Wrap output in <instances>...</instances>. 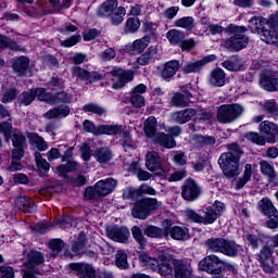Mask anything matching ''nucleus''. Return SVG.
I'll return each mask as SVG.
<instances>
[{"instance_id": "f257e3e1", "label": "nucleus", "mask_w": 278, "mask_h": 278, "mask_svg": "<svg viewBox=\"0 0 278 278\" xmlns=\"http://www.w3.org/2000/svg\"><path fill=\"white\" fill-rule=\"evenodd\" d=\"M242 149L238 143L228 144V152H224L218 160V164L228 179L240 175V157H242Z\"/></svg>"}, {"instance_id": "a18cd8bd", "label": "nucleus", "mask_w": 278, "mask_h": 278, "mask_svg": "<svg viewBox=\"0 0 278 278\" xmlns=\"http://www.w3.org/2000/svg\"><path fill=\"white\" fill-rule=\"evenodd\" d=\"M115 264L117 268H122L123 270L129 268V263L127 262V254L121 250L117 251L115 254Z\"/></svg>"}, {"instance_id": "72a5a7b5", "label": "nucleus", "mask_w": 278, "mask_h": 278, "mask_svg": "<svg viewBox=\"0 0 278 278\" xmlns=\"http://www.w3.org/2000/svg\"><path fill=\"white\" fill-rule=\"evenodd\" d=\"M264 25H266V20L263 17H252L249 21V27L252 34L266 36V33L264 31Z\"/></svg>"}, {"instance_id": "473e14b6", "label": "nucleus", "mask_w": 278, "mask_h": 278, "mask_svg": "<svg viewBox=\"0 0 278 278\" xmlns=\"http://www.w3.org/2000/svg\"><path fill=\"white\" fill-rule=\"evenodd\" d=\"M27 138L37 151H47V149H49V144H47V141H45V138L40 137V135L36 132H28Z\"/></svg>"}, {"instance_id": "6e6552de", "label": "nucleus", "mask_w": 278, "mask_h": 278, "mask_svg": "<svg viewBox=\"0 0 278 278\" xmlns=\"http://www.w3.org/2000/svg\"><path fill=\"white\" fill-rule=\"evenodd\" d=\"M108 238L114 242L125 244L129 240L130 232L127 227L109 226L105 229Z\"/></svg>"}, {"instance_id": "e2e57ef3", "label": "nucleus", "mask_w": 278, "mask_h": 278, "mask_svg": "<svg viewBox=\"0 0 278 278\" xmlns=\"http://www.w3.org/2000/svg\"><path fill=\"white\" fill-rule=\"evenodd\" d=\"M149 42H150V37L144 36L141 39H138L134 42V48L136 51H139V53H141L143 49H147V47H149Z\"/></svg>"}, {"instance_id": "b1692460", "label": "nucleus", "mask_w": 278, "mask_h": 278, "mask_svg": "<svg viewBox=\"0 0 278 278\" xmlns=\"http://www.w3.org/2000/svg\"><path fill=\"white\" fill-rule=\"evenodd\" d=\"M216 144V138L212 136L198 135L193 138V149L201 151V149H207V147H214Z\"/></svg>"}, {"instance_id": "aec40b11", "label": "nucleus", "mask_w": 278, "mask_h": 278, "mask_svg": "<svg viewBox=\"0 0 278 278\" xmlns=\"http://www.w3.org/2000/svg\"><path fill=\"white\" fill-rule=\"evenodd\" d=\"M260 172L264 177H266L267 181L273 182L277 180V170L275 169V165L266 160H262L258 162Z\"/></svg>"}, {"instance_id": "cd10ccee", "label": "nucleus", "mask_w": 278, "mask_h": 278, "mask_svg": "<svg viewBox=\"0 0 278 278\" xmlns=\"http://www.w3.org/2000/svg\"><path fill=\"white\" fill-rule=\"evenodd\" d=\"M15 205L25 214H34L36 212V205L34 204V201L25 195L17 198Z\"/></svg>"}, {"instance_id": "09e8293b", "label": "nucleus", "mask_w": 278, "mask_h": 278, "mask_svg": "<svg viewBox=\"0 0 278 278\" xmlns=\"http://www.w3.org/2000/svg\"><path fill=\"white\" fill-rule=\"evenodd\" d=\"M140 29V18L138 17H129L126 21V31L128 34H136Z\"/></svg>"}, {"instance_id": "8fccbe9b", "label": "nucleus", "mask_w": 278, "mask_h": 278, "mask_svg": "<svg viewBox=\"0 0 278 278\" xmlns=\"http://www.w3.org/2000/svg\"><path fill=\"white\" fill-rule=\"evenodd\" d=\"M188 103V100H186V97L181 92H176L170 100V104L176 108H187Z\"/></svg>"}, {"instance_id": "20e7f679", "label": "nucleus", "mask_w": 278, "mask_h": 278, "mask_svg": "<svg viewBox=\"0 0 278 278\" xmlns=\"http://www.w3.org/2000/svg\"><path fill=\"white\" fill-rule=\"evenodd\" d=\"M162 206V202L157 201L155 198H146L135 202L131 214L134 218H138L139 220H147V218L153 214V212H157Z\"/></svg>"}, {"instance_id": "774afa93", "label": "nucleus", "mask_w": 278, "mask_h": 278, "mask_svg": "<svg viewBox=\"0 0 278 278\" xmlns=\"http://www.w3.org/2000/svg\"><path fill=\"white\" fill-rule=\"evenodd\" d=\"M0 278H14V268L8 265L0 266Z\"/></svg>"}, {"instance_id": "338daca9", "label": "nucleus", "mask_w": 278, "mask_h": 278, "mask_svg": "<svg viewBox=\"0 0 278 278\" xmlns=\"http://www.w3.org/2000/svg\"><path fill=\"white\" fill-rule=\"evenodd\" d=\"M35 98L37 97L39 101H51V93L47 92L45 88L34 89Z\"/></svg>"}, {"instance_id": "1a4fd4ad", "label": "nucleus", "mask_w": 278, "mask_h": 278, "mask_svg": "<svg viewBox=\"0 0 278 278\" xmlns=\"http://www.w3.org/2000/svg\"><path fill=\"white\" fill-rule=\"evenodd\" d=\"M156 268L163 277L173 276V270H175V260L168 258L164 252H159Z\"/></svg>"}, {"instance_id": "2f4dec72", "label": "nucleus", "mask_w": 278, "mask_h": 278, "mask_svg": "<svg viewBox=\"0 0 278 278\" xmlns=\"http://www.w3.org/2000/svg\"><path fill=\"white\" fill-rule=\"evenodd\" d=\"M93 157L99 162V164H108V162L114 157V154L110 148L102 147L94 150Z\"/></svg>"}, {"instance_id": "f03ea898", "label": "nucleus", "mask_w": 278, "mask_h": 278, "mask_svg": "<svg viewBox=\"0 0 278 278\" xmlns=\"http://www.w3.org/2000/svg\"><path fill=\"white\" fill-rule=\"evenodd\" d=\"M223 212H225V203L215 201L213 205L205 207L202 214L195 213L192 210H187L186 216L188 220H191L192 223L214 225L218 219V216H223Z\"/></svg>"}, {"instance_id": "6ab92c4d", "label": "nucleus", "mask_w": 278, "mask_h": 278, "mask_svg": "<svg viewBox=\"0 0 278 278\" xmlns=\"http://www.w3.org/2000/svg\"><path fill=\"white\" fill-rule=\"evenodd\" d=\"M249 45V37L242 36V37H230L227 41L224 42V47L226 49H229L230 51H240L244 49Z\"/></svg>"}, {"instance_id": "680f3d73", "label": "nucleus", "mask_w": 278, "mask_h": 278, "mask_svg": "<svg viewBox=\"0 0 278 278\" xmlns=\"http://www.w3.org/2000/svg\"><path fill=\"white\" fill-rule=\"evenodd\" d=\"M247 31V27L244 26H238L235 24H230L226 27V33L232 35V36H240V34H244Z\"/></svg>"}, {"instance_id": "2eb2a0df", "label": "nucleus", "mask_w": 278, "mask_h": 278, "mask_svg": "<svg viewBox=\"0 0 278 278\" xmlns=\"http://www.w3.org/2000/svg\"><path fill=\"white\" fill-rule=\"evenodd\" d=\"M216 60V54H210L204 56L202 60L195 62H189L182 67V72L186 74L190 73H199L203 66L210 64V62H214Z\"/></svg>"}, {"instance_id": "f704fd0d", "label": "nucleus", "mask_w": 278, "mask_h": 278, "mask_svg": "<svg viewBox=\"0 0 278 278\" xmlns=\"http://www.w3.org/2000/svg\"><path fill=\"white\" fill-rule=\"evenodd\" d=\"M222 66L227 71L238 72L242 70V59L238 56H230L222 63Z\"/></svg>"}, {"instance_id": "4c0bfd02", "label": "nucleus", "mask_w": 278, "mask_h": 278, "mask_svg": "<svg viewBox=\"0 0 278 278\" xmlns=\"http://www.w3.org/2000/svg\"><path fill=\"white\" fill-rule=\"evenodd\" d=\"M157 131V119L155 116H150L144 122V134L148 138H154Z\"/></svg>"}, {"instance_id": "c9c22d12", "label": "nucleus", "mask_w": 278, "mask_h": 278, "mask_svg": "<svg viewBox=\"0 0 278 278\" xmlns=\"http://www.w3.org/2000/svg\"><path fill=\"white\" fill-rule=\"evenodd\" d=\"M157 58V49L156 48H149L148 51H146L143 54H141L137 59V63L140 64V66H147L150 62H153Z\"/></svg>"}, {"instance_id": "c756f323", "label": "nucleus", "mask_w": 278, "mask_h": 278, "mask_svg": "<svg viewBox=\"0 0 278 278\" xmlns=\"http://www.w3.org/2000/svg\"><path fill=\"white\" fill-rule=\"evenodd\" d=\"M251 177H253V165L245 164L243 175L235 182V190H242L249 184Z\"/></svg>"}, {"instance_id": "5701e85b", "label": "nucleus", "mask_w": 278, "mask_h": 278, "mask_svg": "<svg viewBox=\"0 0 278 278\" xmlns=\"http://www.w3.org/2000/svg\"><path fill=\"white\" fill-rule=\"evenodd\" d=\"M118 9V0H106L98 9V16L108 18Z\"/></svg>"}, {"instance_id": "79ce46f5", "label": "nucleus", "mask_w": 278, "mask_h": 278, "mask_svg": "<svg viewBox=\"0 0 278 278\" xmlns=\"http://www.w3.org/2000/svg\"><path fill=\"white\" fill-rule=\"evenodd\" d=\"M86 249V235L80 233L77 241L72 245V251L75 255H81Z\"/></svg>"}, {"instance_id": "de8ad7c7", "label": "nucleus", "mask_w": 278, "mask_h": 278, "mask_svg": "<svg viewBox=\"0 0 278 278\" xmlns=\"http://www.w3.org/2000/svg\"><path fill=\"white\" fill-rule=\"evenodd\" d=\"M35 160L37 164V168H39L40 173H49V168H51V165L47 160L42 159V154L40 152L35 153Z\"/></svg>"}, {"instance_id": "ea45409f", "label": "nucleus", "mask_w": 278, "mask_h": 278, "mask_svg": "<svg viewBox=\"0 0 278 278\" xmlns=\"http://www.w3.org/2000/svg\"><path fill=\"white\" fill-rule=\"evenodd\" d=\"M100 136L104 134L106 136H118V134H123V126L118 125H100L99 126Z\"/></svg>"}, {"instance_id": "603ef678", "label": "nucleus", "mask_w": 278, "mask_h": 278, "mask_svg": "<svg viewBox=\"0 0 278 278\" xmlns=\"http://www.w3.org/2000/svg\"><path fill=\"white\" fill-rule=\"evenodd\" d=\"M49 247L52 251V256L58 257V255H60V252L64 249V241H62V239H54L50 241Z\"/></svg>"}, {"instance_id": "0eeeda50", "label": "nucleus", "mask_w": 278, "mask_h": 278, "mask_svg": "<svg viewBox=\"0 0 278 278\" xmlns=\"http://www.w3.org/2000/svg\"><path fill=\"white\" fill-rule=\"evenodd\" d=\"M111 75L113 78V88L115 90H118L119 88H123L125 84L134 80V72L131 71H125L123 68L115 67L112 70Z\"/></svg>"}, {"instance_id": "052dcab7", "label": "nucleus", "mask_w": 278, "mask_h": 278, "mask_svg": "<svg viewBox=\"0 0 278 278\" xmlns=\"http://www.w3.org/2000/svg\"><path fill=\"white\" fill-rule=\"evenodd\" d=\"M12 142L15 148H25L27 139L21 132H15L12 136Z\"/></svg>"}, {"instance_id": "a19ab883", "label": "nucleus", "mask_w": 278, "mask_h": 278, "mask_svg": "<svg viewBox=\"0 0 278 278\" xmlns=\"http://www.w3.org/2000/svg\"><path fill=\"white\" fill-rule=\"evenodd\" d=\"M174 25L176 27H181L187 31H192V28L195 27L194 17L185 16V17L178 18L174 22Z\"/></svg>"}, {"instance_id": "bb28decb", "label": "nucleus", "mask_w": 278, "mask_h": 278, "mask_svg": "<svg viewBox=\"0 0 278 278\" xmlns=\"http://www.w3.org/2000/svg\"><path fill=\"white\" fill-rule=\"evenodd\" d=\"M167 38L170 45H177L182 51H190L195 45L194 39H186L184 36H169Z\"/></svg>"}, {"instance_id": "6e6d98bb", "label": "nucleus", "mask_w": 278, "mask_h": 278, "mask_svg": "<svg viewBox=\"0 0 278 278\" xmlns=\"http://www.w3.org/2000/svg\"><path fill=\"white\" fill-rule=\"evenodd\" d=\"M72 75L73 77H78V79H81L83 81H88V79H90V72L79 66L73 67Z\"/></svg>"}, {"instance_id": "a211bd4d", "label": "nucleus", "mask_w": 278, "mask_h": 278, "mask_svg": "<svg viewBox=\"0 0 278 278\" xmlns=\"http://www.w3.org/2000/svg\"><path fill=\"white\" fill-rule=\"evenodd\" d=\"M193 116H197V110L194 109H185L172 114L173 121L178 125H186V123L192 121Z\"/></svg>"}, {"instance_id": "c85d7f7f", "label": "nucleus", "mask_w": 278, "mask_h": 278, "mask_svg": "<svg viewBox=\"0 0 278 278\" xmlns=\"http://www.w3.org/2000/svg\"><path fill=\"white\" fill-rule=\"evenodd\" d=\"M168 236H170L173 240H188V238H190V231L186 227L174 226L170 228V226H168Z\"/></svg>"}, {"instance_id": "39448f33", "label": "nucleus", "mask_w": 278, "mask_h": 278, "mask_svg": "<svg viewBox=\"0 0 278 278\" xmlns=\"http://www.w3.org/2000/svg\"><path fill=\"white\" fill-rule=\"evenodd\" d=\"M205 247L212 253H223L228 257H236L238 255L239 245L236 241H229L225 238H211L205 241Z\"/></svg>"}, {"instance_id": "4d7b16f0", "label": "nucleus", "mask_w": 278, "mask_h": 278, "mask_svg": "<svg viewBox=\"0 0 278 278\" xmlns=\"http://www.w3.org/2000/svg\"><path fill=\"white\" fill-rule=\"evenodd\" d=\"M140 262L144 264V266H148L152 268V270H155L157 268V258L149 256L147 253H141L139 255Z\"/></svg>"}, {"instance_id": "4be33fe9", "label": "nucleus", "mask_w": 278, "mask_h": 278, "mask_svg": "<svg viewBox=\"0 0 278 278\" xmlns=\"http://www.w3.org/2000/svg\"><path fill=\"white\" fill-rule=\"evenodd\" d=\"M226 77H227V74H225V71H223V68L220 67L214 68L211 72L208 84L214 88H223V86H225Z\"/></svg>"}, {"instance_id": "4468645a", "label": "nucleus", "mask_w": 278, "mask_h": 278, "mask_svg": "<svg viewBox=\"0 0 278 278\" xmlns=\"http://www.w3.org/2000/svg\"><path fill=\"white\" fill-rule=\"evenodd\" d=\"M260 86L267 92H278V78L273 73H263L260 76Z\"/></svg>"}, {"instance_id": "f3484780", "label": "nucleus", "mask_w": 278, "mask_h": 278, "mask_svg": "<svg viewBox=\"0 0 278 278\" xmlns=\"http://www.w3.org/2000/svg\"><path fill=\"white\" fill-rule=\"evenodd\" d=\"M40 264H45V255L38 251H29L26 254L25 266L28 270H36V266H40Z\"/></svg>"}, {"instance_id": "37998d69", "label": "nucleus", "mask_w": 278, "mask_h": 278, "mask_svg": "<svg viewBox=\"0 0 278 278\" xmlns=\"http://www.w3.org/2000/svg\"><path fill=\"white\" fill-rule=\"evenodd\" d=\"M131 233L136 242H138L139 249H144V247H147V238L142 235V229L138 226H134L131 228Z\"/></svg>"}, {"instance_id": "7c9ffc66", "label": "nucleus", "mask_w": 278, "mask_h": 278, "mask_svg": "<svg viewBox=\"0 0 278 278\" xmlns=\"http://www.w3.org/2000/svg\"><path fill=\"white\" fill-rule=\"evenodd\" d=\"M12 68L18 75H25L27 71H29V58L20 56L17 59H13Z\"/></svg>"}, {"instance_id": "c03bdc74", "label": "nucleus", "mask_w": 278, "mask_h": 278, "mask_svg": "<svg viewBox=\"0 0 278 278\" xmlns=\"http://www.w3.org/2000/svg\"><path fill=\"white\" fill-rule=\"evenodd\" d=\"M273 253H275V248L270 244L264 245L258 253V261L266 262L271 260Z\"/></svg>"}, {"instance_id": "bf43d9fd", "label": "nucleus", "mask_w": 278, "mask_h": 278, "mask_svg": "<svg viewBox=\"0 0 278 278\" xmlns=\"http://www.w3.org/2000/svg\"><path fill=\"white\" fill-rule=\"evenodd\" d=\"M264 112H267V114H271V116H278V105L275 100H268L263 105Z\"/></svg>"}, {"instance_id": "3c124183", "label": "nucleus", "mask_w": 278, "mask_h": 278, "mask_svg": "<svg viewBox=\"0 0 278 278\" xmlns=\"http://www.w3.org/2000/svg\"><path fill=\"white\" fill-rule=\"evenodd\" d=\"M58 170L59 173H62V174L79 170V163H77L76 161H70L66 164L58 166Z\"/></svg>"}, {"instance_id": "5fc2aeb1", "label": "nucleus", "mask_w": 278, "mask_h": 278, "mask_svg": "<svg viewBox=\"0 0 278 278\" xmlns=\"http://www.w3.org/2000/svg\"><path fill=\"white\" fill-rule=\"evenodd\" d=\"M84 112H90L91 114H97V116H103L105 110L97 103H88L83 108Z\"/></svg>"}, {"instance_id": "69168bd1", "label": "nucleus", "mask_w": 278, "mask_h": 278, "mask_svg": "<svg viewBox=\"0 0 278 278\" xmlns=\"http://www.w3.org/2000/svg\"><path fill=\"white\" fill-rule=\"evenodd\" d=\"M269 220L265 223L268 229H278V211L267 215Z\"/></svg>"}, {"instance_id": "9b49d317", "label": "nucleus", "mask_w": 278, "mask_h": 278, "mask_svg": "<svg viewBox=\"0 0 278 278\" xmlns=\"http://www.w3.org/2000/svg\"><path fill=\"white\" fill-rule=\"evenodd\" d=\"M175 278H194L192 265L184 260H174Z\"/></svg>"}, {"instance_id": "864d4df0", "label": "nucleus", "mask_w": 278, "mask_h": 278, "mask_svg": "<svg viewBox=\"0 0 278 278\" xmlns=\"http://www.w3.org/2000/svg\"><path fill=\"white\" fill-rule=\"evenodd\" d=\"M125 17V8L119 7L112 15L109 16L111 18L112 25H121Z\"/></svg>"}, {"instance_id": "dca6fc26", "label": "nucleus", "mask_w": 278, "mask_h": 278, "mask_svg": "<svg viewBox=\"0 0 278 278\" xmlns=\"http://www.w3.org/2000/svg\"><path fill=\"white\" fill-rule=\"evenodd\" d=\"M164 224L166 225L164 229L153 225L146 226L144 236H148V238H168V227H172L173 223L169 219H165Z\"/></svg>"}, {"instance_id": "423d86ee", "label": "nucleus", "mask_w": 278, "mask_h": 278, "mask_svg": "<svg viewBox=\"0 0 278 278\" xmlns=\"http://www.w3.org/2000/svg\"><path fill=\"white\" fill-rule=\"evenodd\" d=\"M244 108L240 104H223L217 110V121L222 125H229L242 116Z\"/></svg>"}, {"instance_id": "ddd939ff", "label": "nucleus", "mask_w": 278, "mask_h": 278, "mask_svg": "<svg viewBox=\"0 0 278 278\" xmlns=\"http://www.w3.org/2000/svg\"><path fill=\"white\" fill-rule=\"evenodd\" d=\"M146 166L151 173H156V170H160L156 173V175H162V173H164V170L162 169V159L156 151L147 152Z\"/></svg>"}, {"instance_id": "412c9836", "label": "nucleus", "mask_w": 278, "mask_h": 278, "mask_svg": "<svg viewBox=\"0 0 278 278\" xmlns=\"http://www.w3.org/2000/svg\"><path fill=\"white\" fill-rule=\"evenodd\" d=\"M179 68H181V63L178 60L166 62L163 70L161 71L162 79H170V77H175Z\"/></svg>"}, {"instance_id": "13d9d810", "label": "nucleus", "mask_w": 278, "mask_h": 278, "mask_svg": "<svg viewBox=\"0 0 278 278\" xmlns=\"http://www.w3.org/2000/svg\"><path fill=\"white\" fill-rule=\"evenodd\" d=\"M9 47L12 51H21V46L15 41L10 40L8 37H0V49Z\"/></svg>"}, {"instance_id": "a878e982", "label": "nucleus", "mask_w": 278, "mask_h": 278, "mask_svg": "<svg viewBox=\"0 0 278 278\" xmlns=\"http://www.w3.org/2000/svg\"><path fill=\"white\" fill-rule=\"evenodd\" d=\"M155 144H160V147H164V149H175L177 147V141L170 135H166L165 132H157L154 137Z\"/></svg>"}, {"instance_id": "0e129e2a", "label": "nucleus", "mask_w": 278, "mask_h": 278, "mask_svg": "<svg viewBox=\"0 0 278 278\" xmlns=\"http://www.w3.org/2000/svg\"><path fill=\"white\" fill-rule=\"evenodd\" d=\"M140 197L138 189L132 187H127L123 190V199H138Z\"/></svg>"}, {"instance_id": "49530a36", "label": "nucleus", "mask_w": 278, "mask_h": 278, "mask_svg": "<svg viewBox=\"0 0 278 278\" xmlns=\"http://www.w3.org/2000/svg\"><path fill=\"white\" fill-rule=\"evenodd\" d=\"M35 99L36 93L34 89L30 91H24L22 94L18 96V103L20 105H30Z\"/></svg>"}, {"instance_id": "9d476101", "label": "nucleus", "mask_w": 278, "mask_h": 278, "mask_svg": "<svg viewBox=\"0 0 278 278\" xmlns=\"http://www.w3.org/2000/svg\"><path fill=\"white\" fill-rule=\"evenodd\" d=\"M181 197L185 201H197L201 197V187L192 179H188L181 187Z\"/></svg>"}, {"instance_id": "58836bf2", "label": "nucleus", "mask_w": 278, "mask_h": 278, "mask_svg": "<svg viewBox=\"0 0 278 278\" xmlns=\"http://www.w3.org/2000/svg\"><path fill=\"white\" fill-rule=\"evenodd\" d=\"M243 138L253 144H257L258 147H264L266 144V137L260 132L248 131L243 135Z\"/></svg>"}, {"instance_id": "7ed1b4c3", "label": "nucleus", "mask_w": 278, "mask_h": 278, "mask_svg": "<svg viewBox=\"0 0 278 278\" xmlns=\"http://www.w3.org/2000/svg\"><path fill=\"white\" fill-rule=\"evenodd\" d=\"M118 181L114 178H106L105 180H99L93 187H87L85 189L86 201H94L97 197H108L116 190Z\"/></svg>"}, {"instance_id": "393cba45", "label": "nucleus", "mask_w": 278, "mask_h": 278, "mask_svg": "<svg viewBox=\"0 0 278 278\" xmlns=\"http://www.w3.org/2000/svg\"><path fill=\"white\" fill-rule=\"evenodd\" d=\"M72 270H76L78 273V277L80 278H94V268L88 264H79V263H72L70 265Z\"/></svg>"}, {"instance_id": "f8f14e48", "label": "nucleus", "mask_w": 278, "mask_h": 278, "mask_svg": "<svg viewBox=\"0 0 278 278\" xmlns=\"http://www.w3.org/2000/svg\"><path fill=\"white\" fill-rule=\"evenodd\" d=\"M261 134L267 137V142L275 144L278 142V125L270 121L261 122L258 127Z\"/></svg>"}, {"instance_id": "e433bc0d", "label": "nucleus", "mask_w": 278, "mask_h": 278, "mask_svg": "<svg viewBox=\"0 0 278 278\" xmlns=\"http://www.w3.org/2000/svg\"><path fill=\"white\" fill-rule=\"evenodd\" d=\"M258 210L264 214V216H270L271 214H275L277 212V208L268 198H263L258 202Z\"/></svg>"}]
</instances>
